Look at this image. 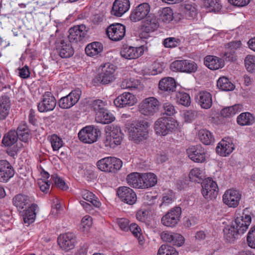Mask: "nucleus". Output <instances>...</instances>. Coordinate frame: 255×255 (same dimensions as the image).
<instances>
[{
	"label": "nucleus",
	"mask_w": 255,
	"mask_h": 255,
	"mask_svg": "<svg viewBox=\"0 0 255 255\" xmlns=\"http://www.w3.org/2000/svg\"><path fill=\"white\" fill-rule=\"evenodd\" d=\"M202 187V193L206 199L210 200L216 198L218 193V187L216 182L208 178L203 181Z\"/></svg>",
	"instance_id": "12"
},
{
	"label": "nucleus",
	"mask_w": 255,
	"mask_h": 255,
	"mask_svg": "<svg viewBox=\"0 0 255 255\" xmlns=\"http://www.w3.org/2000/svg\"><path fill=\"white\" fill-rule=\"evenodd\" d=\"M175 198V193L173 191L168 190L163 194L162 204L168 205L174 202Z\"/></svg>",
	"instance_id": "54"
},
{
	"label": "nucleus",
	"mask_w": 255,
	"mask_h": 255,
	"mask_svg": "<svg viewBox=\"0 0 255 255\" xmlns=\"http://www.w3.org/2000/svg\"><path fill=\"white\" fill-rule=\"evenodd\" d=\"M99 130L93 126H87L82 129L78 133L79 139L86 143H92L96 141Z\"/></svg>",
	"instance_id": "11"
},
{
	"label": "nucleus",
	"mask_w": 255,
	"mask_h": 255,
	"mask_svg": "<svg viewBox=\"0 0 255 255\" xmlns=\"http://www.w3.org/2000/svg\"><path fill=\"white\" fill-rule=\"evenodd\" d=\"M161 239L166 242H173V245H174V237L173 233L169 232L168 231H164L161 233L160 235Z\"/></svg>",
	"instance_id": "62"
},
{
	"label": "nucleus",
	"mask_w": 255,
	"mask_h": 255,
	"mask_svg": "<svg viewBox=\"0 0 255 255\" xmlns=\"http://www.w3.org/2000/svg\"><path fill=\"white\" fill-rule=\"evenodd\" d=\"M175 248L170 245H162L158 251L157 255H175Z\"/></svg>",
	"instance_id": "48"
},
{
	"label": "nucleus",
	"mask_w": 255,
	"mask_h": 255,
	"mask_svg": "<svg viewBox=\"0 0 255 255\" xmlns=\"http://www.w3.org/2000/svg\"><path fill=\"white\" fill-rule=\"evenodd\" d=\"M51 179L54 182L55 185L59 188L63 190L68 189V186L65 181L57 174H53L51 176Z\"/></svg>",
	"instance_id": "53"
},
{
	"label": "nucleus",
	"mask_w": 255,
	"mask_h": 255,
	"mask_svg": "<svg viewBox=\"0 0 255 255\" xmlns=\"http://www.w3.org/2000/svg\"><path fill=\"white\" fill-rule=\"evenodd\" d=\"M189 177L191 181L199 183L204 178V173L203 170L195 167L190 171Z\"/></svg>",
	"instance_id": "43"
},
{
	"label": "nucleus",
	"mask_w": 255,
	"mask_h": 255,
	"mask_svg": "<svg viewBox=\"0 0 255 255\" xmlns=\"http://www.w3.org/2000/svg\"><path fill=\"white\" fill-rule=\"evenodd\" d=\"M56 105V100L50 92H46L43 95L41 101L37 104L39 112L45 113L53 111Z\"/></svg>",
	"instance_id": "9"
},
{
	"label": "nucleus",
	"mask_w": 255,
	"mask_h": 255,
	"mask_svg": "<svg viewBox=\"0 0 255 255\" xmlns=\"http://www.w3.org/2000/svg\"><path fill=\"white\" fill-rule=\"evenodd\" d=\"M150 6L148 3L143 2L137 6L131 12L130 18L132 21L136 22L146 18L149 14Z\"/></svg>",
	"instance_id": "17"
},
{
	"label": "nucleus",
	"mask_w": 255,
	"mask_h": 255,
	"mask_svg": "<svg viewBox=\"0 0 255 255\" xmlns=\"http://www.w3.org/2000/svg\"><path fill=\"white\" fill-rule=\"evenodd\" d=\"M198 137L200 141L205 145H210L215 141L212 133L206 129H202L199 131Z\"/></svg>",
	"instance_id": "35"
},
{
	"label": "nucleus",
	"mask_w": 255,
	"mask_h": 255,
	"mask_svg": "<svg viewBox=\"0 0 255 255\" xmlns=\"http://www.w3.org/2000/svg\"><path fill=\"white\" fill-rule=\"evenodd\" d=\"M17 139V134L16 131L10 130L3 137L2 143L5 146H10L13 145Z\"/></svg>",
	"instance_id": "42"
},
{
	"label": "nucleus",
	"mask_w": 255,
	"mask_h": 255,
	"mask_svg": "<svg viewBox=\"0 0 255 255\" xmlns=\"http://www.w3.org/2000/svg\"><path fill=\"white\" fill-rule=\"evenodd\" d=\"M104 106V103L101 100H94L91 103V107L96 113L103 110L105 109Z\"/></svg>",
	"instance_id": "60"
},
{
	"label": "nucleus",
	"mask_w": 255,
	"mask_h": 255,
	"mask_svg": "<svg viewBox=\"0 0 255 255\" xmlns=\"http://www.w3.org/2000/svg\"><path fill=\"white\" fill-rule=\"evenodd\" d=\"M196 101L202 108L208 109L212 105V95L207 91H201L196 96Z\"/></svg>",
	"instance_id": "25"
},
{
	"label": "nucleus",
	"mask_w": 255,
	"mask_h": 255,
	"mask_svg": "<svg viewBox=\"0 0 255 255\" xmlns=\"http://www.w3.org/2000/svg\"><path fill=\"white\" fill-rule=\"evenodd\" d=\"M117 194L121 200L128 204L132 205L136 201V194L133 190L127 186H122L118 188Z\"/></svg>",
	"instance_id": "18"
},
{
	"label": "nucleus",
	"mask_w": 255,
	"mask_h": 255,
	"mask_svg": "<svg viewBox=\"0 0 255 255\" xmlns=\"http://www.w3.org/2000/svg\"><path fill=\"white\" fill-rule=\"evenodd\" d=\"M114 120L115 117L106 108L96 112L95 120L98 123L108 124L112 123Z\"/></svg>",
	"instance_id": "27"
},
{
	"label": "nucleus",
	"mask_w": 255,
	"mask_h": 255,
	"mask_svg": "<svg viewBox=\"0 0 255 255\" xmlns=\"http://www.w3.org/2000/svg\"><path fill=\"white\" fill-rule=\"evenodd\" d=\"M18 75L22 79H27L29 77L30 72L29 68L25 65L24 66L19 67L16 71Z\"/></svg>",
	"instance_id": "55"
},
{
	"label": "nucleus",
	"mask_w": 255,
	"mask_h": 255,
	"mask_svg": "<svg viewBox=\"0 0 255 255\" xmlns=\"http://www.w3.org/2000/svg\"><path fill=\"white\" fill-rule=\"evenodd\" d=\"M162 224L167 227H173L175 226V208L169 210L161 219Z\"/></svg>",
	"instance_id": "33"
},
{
	"label": "nucleus",
	"mask_w": 255,
	"mask_h": 255,
	"mask_svg": "<svg viewBox=\"0 0 255 255\" xmlns=\"http://www.w3.org/2000/svg\"><path fill=\"white\" fill-rule=\"evenodd\" d=\"M142 189L154 186L157 183L156 176L152 173H142Z\"/></svg>",
	"instance_id": "34"
},
{
	"label": "nucleus",
	"mask_w": 255,
	"mask_h": 255,
	"mask_svg": "<svg viewBox=\"0 0 255 255\" xmlns=\"http://www.w3.org/2000/svg\"><path fill=\"white\" fill-rule=\"evenodd\" d=\"M10 101L9 97L3 95L0 97V121L4 120L9 114Z\"/></svg>",
	"instance_id": "29"
},
{
	"label": "nucleus",
	"mask_w": 255,
	"mask_h": 255,
	"mask_svg": "<svg viewBox=\"0 0 255 255\" xmlns=\"http://www.w3.org/2000/svg\"><path fill=\"white\" fill-rule=\"evenodd\" d=\"M103 47L101 43L95 42L89 44L85 48V52L88 56L94 57L103 51Z\"/></svg>",
	"instance_id": "32"
},
{
	"label": "nucleus",
	"mask_w": 255,
	"mask_h": 255,
	"mask_svg": "<svg viewBox=\"0 0 255 255\" xmlns=\"http://www.w3.org/2000/svg\"><path fill=\"white\" fill-rule=\"evenodd\" d=\"M158 26L159 23L156 17L154 14H149L144 22L142 30L148 33L155 30Z\"/></svg>",
	"instance_id": "26"
},
{
	"label": "nucleus",
	"mask_w": 255,
	"mask_h": 255,
	"mask_svg": "<svg viewBox=\"0 0 255 255\" xmlns=\"http://www.w3.org/2000/svg\"><path fill=\"white\" fill-rule=\"evenodd\" d=\"M38 184L41 191L45 193L48 192L50 186V182L49 181L40 179L38 180Z\"/></svg>",
	"instance_id": "64"
},
{
	"label": "nucleus",
	"mask_w": 255,
	"mask_h": 255,
	"mask_svg": "<svg viewBox=\"0 0 255 255\" xmlns=\"http://www.w3.org/2000/svg\"><path fill=\"white\" fill-rule=\"evenodd\" d=\"M106 32L109 38L113 41H119L125 35L126 27L119 23H114L108 27Z\"/></svg>",
	"instance_id": "13"
},
{
	"label": "nucleus",
	"mask_w": 255,
	"mask_h": 255,
	"mask_svg": "<svg viewBox=\"0 0 255 255\" xmlns=\"http://www.w3.org/2000/svg\"><path fill=\"white\" fill-rule=\"evenodd\" d=\"M235 146L232 140L229 138L223 139L216 147V152L222 156H226L233 152Z\"/></svg>",
	"instance_id": "22"
},
{
	"label": "nucleus",
	"mask_w": 255,
	"mask_h": 255,
	"mask_svg": "<svg viewBox=\"0 0 255 255\" xmlns=\"http://www.w3.org/2000/svg\"><path fill=\"white\" fill-rule=\"evenodd\" d=\"M92 224V218L89 216H85L81 220V228H82L83 231H85L91 226Z\"/></svg>",
	"instance_id": "58"
},
{
	"label": "nucleus",
	"mask_w": 255,
	"mask_h": 255,
	"mask_svg": "<svg viewBox=\"0 0 255 255\" xmlns=\"http://www.w3.org/2000/svg\"><path fill=\"white\" fill-rule=\"evenodd\" d=\"M128 230L132 233L136 238L139 239L141 236V229L135 223L131 224L129 225Z\"/></svg>",
	"instance_id": "61"
},
{
	"label": "nucleus",
	"mask_w": 255,
	"mask_h": 255,
	"mask_svg": "<svg viewBox=\"0 0 255 255\" xmlns=\"http://www.w3.org/2000/svg\"><path fill=\"white\" fill-rule=\"evenodd\" d=\"M197 65H176V70L181 72L192 73L197 69Z\"/></svg>",
	"instance_id": "50"
},
{
	"label": "nucleus",
	"mask_w": 255,
	"mask_h": 255,
	"mask_svg": "<svg viewBox=\"0 0 255 255\" xmlns=\"http://www.w3.org/2000/svg\"><path fill=\"white\" fill-rule=\"evenodd\" d=\"M50 140L53 150H58L63 146L62 140L57 135H51Z\"/></svg>",
	"instance_id": "51"
},
{
	"label": "nucleus",
	"mask_w": 255,
	"mask_h": 255,
	"mask_svg": "<svg viewBox=\"0 0 255 255\" xmlns=\"http://www.w3.org/2000/svg\"><path fill=\"white\" fill-rule=\"evenodd\" d=\"M129 7V0H115L113 4L111 13L116 16L120 17L126 13Z\"/></svg>",
	"instance_id": "21"
},
{
	"label": "nucleus",
	"mask_w": 255,
	"mask_h": 255,
	"mask_svg": "<svg viewBox=\"0 0 255 255\" xmlns=\"http://www.w3.org/2000/svg\"><path fill=\"white\" fill-rule=\"evenodd\" d=\"M119 138L114 139L107 135L104 140L103 142L105 146L107 148H114L117 146L121 144L119 143Z\"/></svg>",
	"instance_id": "52"
},
{
	"label": "nucleus",
	"mask_w": 255,
	"mask_h": 255,
	"mask_svg": "<svg viewBox=\"0 0 255 255\" xmlns=\"http://www.w3.org/2000/svg\"><path fill=\"white\" fill-rule=\"evenodd\" d=\"M165 117H174L175 119V109L174 106L169 102L165 103L163 105Z\"/></svg>",
	"instance_id": "49"
},
{
	"label": "nucleus",
	"mask_w": 255,
	"mask_h": 255,
	"mask_svg": "<svg viewBox=\"0 0 255 255\" xmlns=\"http://www.w3.org/2000/svg\"><path fill=\"white\" fill-rule=\"evenodd\" d=\"M173 12L171 8L165 7L163 8L160 13V18L164 22H169L173 19Z\"/></svg>",
	"instance_id": "47"
},
{
	"label": "nucleus",
	"mask_w": 255,
	"mask_h": 255,
	"mask_svg": "<svg viewBox=\"0 0 255 255\" xmlns=\"http://www.w3.org/2000/svg\"><path fill=\"white\" fill-rule=\"evenodd\" d=\"M49 43H53L54 48L62 58H68L72 56L74 50L70 42L63 34L57 29L55 35H51Z\"/></svg>",
	"instance_id": "2"
},
{
	"label": "nucleus",
	"mask_w": 255,
	"mask_h": 255,
	"mask_svg": "<svg viewBox=\"0 0 255 255\" xmlns=\"http://www.w3.org/2000/svg\"><path fill=\"white\" fill-rule=\"evenodd\" d=\"M159 101L155 97H150L143 99L138 105V111L144 116L151 117L159 111Z\"/></svg>",
	"instance_id": "4"
},
{
	"label": "nucleus",
	"mask_w": 255,
	"mask_h": 255,
	"mask_svg": "<svg viewBox=\"0 0 255 255\" xmlns=\"http://www.w3.org/2000/svg\"><path fill=\"white\" fill-rule=\"evenodd\" d=\"M158 87L163 91L174 92L175 88V80L171 77L163 78L159 81Z\"/></svg>",
	"instance_id": "31"
},
{
	"label": "nucleus",
	"mask_w": 255,
	"mask_h": 255,
	"mask_svg": "<svg viewBox=\"0 0 255 255\" xmlns=\"http://www.w3.org/2000/svg\"><path fill=\"white\" fill-rule=\"evenodd\" d=\"M137 102L135 95L129 93L125 92L117 97L114 100L115 105L118 108H124L134 105Z\"/></svg>",
	"instance_id": "16"
},
{
	"label": "nucleus",
	"mask_w": 255,
	"mask_h": 255,
	"mask_svg": "<svg viewBox=\"0 0 255 255\" xmlns=\"http://www.w3.org/2000/svg\"><path fill=\"white\" fill-rule=\"evenodd\" d=\"M196 15L197 9L194 5L189 3L180 4L178 6V10L176 11V21L184 19H193Z\"/></svg>",
	"instance_id": "10"
},
{
	"label": "nucleus",
	"mask_w": 255,
	"mask_h": 255,
	"mask_svg": "<svg viewBox=\"0 0 255 255\" xmlns=\"http://www.w3.org/2000/svg\"><path fill=\"white\" fill-rule=\"evenodd\" d=\"M144 52V47H125L121 51L122 57L128 59H132L138 58Z\"/></svg>",
	"instance_id": "24"
},
{
	"label": "nucleus",
	"mask_w": 255,
	"mask_h": 255,
	"mask_svg": "<svg viewBox=\"0 0 255 255\" xmlns=\"http://www.w3.org/2000/svg\"><path fill=\"white\" fill-rule=\"evenodd\" d=\"M58 244L64 250L69 251L74 248L75 243V235L72 233L60 235L57 239Z\"/></svg>",
	"instance_id": "20"
},
{
	"label": "nucleus",
	"mask_w": 255,
	"mask_h": 255,
	"mask_svg": "<svg viewBox=\"0 0 255 255\" xmlns=\"http://www.w3.org/2000/svg\"><path fill=\"white\" fill-rule=\"evenodd\" d=\"M117 69L115 65H101L99 68V73L96 77L97 81L103 84H107L115 79Z\"/></svg>",
	"instance_id": "7"
},
{
	"label": "nucleus",
	"mask_w": 255,
	"mask_h": 255,
	"mask_svg": "<svg viewBox=\"0 0 255 255\" xmlns=\"http://www.w3.org/2000/svg\"><path fill=\"white\" fill-rule=\"evenodd\" d=\"M109 129L110 132L108 135L114 139L119 138V143L121 144L123 140V137L120 128L117 126L115 127L112 125L109 127Z\"/></svg>",
	"instance_id": "46"
},
{
	"label": "nucleus",
	"mask_w": 255,
	"mask_h": 255,
	"mask_svg": "<svg viewBox=\"0 0 255 255\" xmlns=\"http://www.w3.org/2000/svg\"><path fill=\"white\" fill-rule=\"evenodd\" d=\"M220 59H222V63L234 62L237 59V56L235 53L226 52Z\"/></svg>",
	"instance_id": "59"
},
{
	"label": "nucleus",
	"mask_w": 255,
	"mask_h": 255,
	"mask_svg": "<svg viewBox=\"0 0 255 255\" xmlns=\"http://www.w3.org/2000/svg\"><path fill=\"white\" fill-rule=\"evenodd\" d=\"M204 6L211 11L218 12L222 8L219 0H204Z\"/></svg>",
	"instance_id": "41"
},
{
	"label": "nucleus",
	"mask_w": 255,
	"mask_h": 255,
	"mask_svg": "<svg viewBox=\"0 0 255 255\" xmlns=\"http://www.w3.org/2000/svg\"><path fill=\"white\" fill-rule=\"evenodd\" d=\"M139 81L134 78L125 79L123 81L121 87L122 89H136L139 85Z\"/></svg>",
	"instance_id": "45"
},
{
	"label": "nucleus",
	"mask_w": 255,
	"mask_h": 255,
	"mask_svg": "<svg viewBox=\"0 0 255 255\" xmlns=\"http://www.w3.org/2000/svg\"><path fill=\"white\" fill-rule=\"evenodd\" d=\"M252 218L250 215L243 213L237 216L230 226L224 229V235L227 240L235 239L238 235L243 234L251 223Z\"/></svg>",
	"instance_id": "1"
},
{
	"label": "nucleus",
	"mask_w": 255,
	"mask_h": 255,
	"mask_svg": "<svg viewBox=\"0 0 255 255\" xmlns=\"http://www.w3.org/2000/svg\"><path fill=\"white\" fill-rule=\"evenodd\" d=\"M247 241L250 247L255 248V226L252 227L248 233Z\"/></svg>",
	"instance_id": "56"
},
{
	"label": "nucleus",
	"mask_w": 255,
	"mask_h": 255,
	"mask_svg": "<svg viewBox=\"0 0 255 255\" xmlns=\"http://www.w3.org/2000/svg\"><path fill=\"white\" fill-rule=\"evenodd\" d=\"M237 123L241 126H249L255 122V118L249 112L241 114L237 119Z\"/></svg>",
	"instance_id": "39"
},
{
	"label": "nucleus",
	"mask_w": 255,
	"mask_h": 255,
	"mask_svg": "<svg viewBox=\"0 0 255 255\" xmlns=\"http://www.w3.org/2000/svg\"><path fill=\"white\" fill-rule=\"evenodd\" d=\"M241 194L239 191L229 189L225 191L223 196V201L230 208H236L239 204Z\"/></svg>",
	"instance_id": "15"
},
{
	"label": "nucleus",
	"mask_w": 255,
	"mask_h": 255,
	"mask_svg": "<svg viewBox=\"0 0 255 255\" xmlns=\"http://www.w3.org/2000/svg\"><path fill=\"white\" fill-rule=\"evenodd\" d=\"M96 165L102 171L115 173L122 167V161L116 157H107L98 160Z\"/></svg>",
	"instance_id": "6"
},
{
	"label": "nucleus",
	"mask_w": 255,
	"mask_h": 255,
	"mask_svg": "<svg viewBox=\"0 0 255 255\" xmlns=\"http://www.w3.org/2000/svg\"><path fill=\"white\" fill-rule=\"evenodd\" d=\"M142 173L132 172L129 174L126 180L128 185L135 188L142 189Z\"/></svg>",
	"instance_id": "28"
},
{
	"label": "nucleus",
	"mask_w": 255,
	"mask_h": 255,
	"mask_svg": "<svg viewBox=\"0 0 255 255\" xmlns=\"http://www.w3.org/2000/svg\"><path fill=\"white\" fill-rule=\"evenodd\" d=\"M68 40L71 42H77L83 39L86 34L84 25H78L71 27L69 30Z\"/></svg>",
	"instance_id": "19"
},
{
	"label": "nucleus",
	"mask_w": 255,
	"mask_h": 255,
	"mask_svg": "<svg viewBox=\"0 0 255 255\" xmlns=\"http://www.w3.org/2000/svg\"><path fill=\"white\" fill-rule=\"evenodd\" d=\"M31 202L30 198L25 195L19 194L13 198V204L17 208L22 209Z\"/></svg>",
	"instance_id": "36"
},
{
	"label": "nucleus",
	"mask_w": 255,
	"mask_h": 255,
	"mask_svg": "<svg viewBox=\"0 0 255 255\" xmlns=\"http://www.w3.org/2000/svg\"><path fill=\"white\" fill-rule=\"evenodd\" d=\"M175 128V119L174 117H161L154 124V131L159 135L165 136L171 132Z\"/></svg>",
	"instance_id": "5"
},
{
	"label": "nucleus",
	"mask_w": 255,
	"mask_h": 255,
	"mask_svg": "<svg viewBox=\"0 0 255 255\" xmlns=\"http://www.w3.org/2000/svg\"><path fill=\"white\" fill-rule=\"evenodd\" d=\"M217 86L219 89L224 91H230L235 89V86L226 77H221L217 81Z\"/></svg>",
	"instance_id": "40"
},
{
	"label": "nucleus",
	"mask_w": 255,
	"mask_h": 255,
	"mask_svg": "<svg viewBox=\"0 0 255 255\" xmlns=\"http://www.w3.org/2000/svg\"><path fill=\"white\" fill-rule=\"evenodd\" d=\"M187 152L189 158L195 162L202 163L206 160V151L201 144L189 147Z\"/></svg>",
	"instance_id": "14"
},
{
	"label": "nucleus",
	"mask_w": 255,
	"mask_h": 255,
	"mask_svg": "<svg viewBox=\"0 0 255 255\" xmlns=\"http://www.w3.org/2000/svg\"><path fill=\"white\" fill-rule=\"evenodd\" d=\"M81 196L84 200L91 203L94 207L99 208L100 207L101 202L92 192L85 190L82 191Z\"/></svg>",
	"instance_id": "37"
},
{
	"label": "nucleus",
	"mask_w": 255,
	"mask_h": 255,
	"mask_svg": "<svg viewBox=\"0 0 255 255\" xmlns=\"http://www.w3.org/2000/svg\"><path fill=\"white\" fill-rule=\"evenodd\" d=\"M37 209V205L32 204L27 210L24 211L22 215L23 219L26 226L29 225L34 221Z\"/></svg>",
	"instance_id": "30"
},
{
	"label": "nucleus",
	"mask_w": 255,
	"mask_h": 255,
	"mask_svg": "<svg viewBox=\"0 0 255 255\" xmlns=\"http://www.w3.org/2000/svg\"><path fill=\"white\" fill-rule=\"evenodd\" d=\"M82 91L79 88L71 91L67 96L62 97L58 101L59 107L63 109H67L75 105L79 100Z\"/></svg>",
	"instance_id": "8"
},
{
	"label": "nucleus",
	"mask_w": 255,
	"mask_h": 255,
	"mask_svg": "<svg viewBox=\"0 0 255 255\" xmlns=\"http://www.w3.org/2000/svg\"><path fill=\"white\" fill-rule=\"evenodd\" d=\"M117 223L119 227L123 231H128L129 228V221L126 218L118 219Z\"/></svg>",
	"instance_id": "63"
},
{
	"label": "nucleus",
	"mask_w": 255,
	"mask_h": 255,
	"mask_svg": "<svg viewBox=\"0 0 255 255\" xmlns=\"http://www.w3.org/2000/svg\"><path fill=\"white\" fill-rule=\"evenodd\" d=\"M176 98H177V102L179 104H180L185 107H189L191 104V99L189 95L184 92H179L176 95Z\"/></svg>",
	"instance_id": "44"
},
{
	"label": "nucleus",
	"mask_w": 255,
	"mask_h": 255,
	"mask_svg": "<svg viewBox=\"0 0 255 255\" xmlns=\"http://www.w3.org/2000/svg\"><path fill=\"white\" fill-rule=\"evenodd\" d=\"M14 175V170L6 160L0 161V182H6Z\"/></svg>",
	"instance_id": "23"
},
{
	"label": "nucleus",
	"mask_w": 255,
	"mask_h": 255,
	"mask_svg": "<svg viewBox=\"0 0 255 255\" xmlns=\"http://www.w3.org/2000/svg\"><path fill=\"white\" fill-rule=\"evenodd\" d=\"M181 116L186 123H191L194 119L195 112L192 110H187L183 111Z\"/></svg>",
	"instance_id": "57"
},
{
	"label": "nucleus",
	"mask_w": 255,
	"mask_h": 255,
	"mask_svg": "<svg viewBox=\"0 0 255 255\" xmlns=\"http://www.w3.org/2000/svg\"><path fill=\"white\" fill-rule=\"evenodd\" d=\"M149 123L144 120L131 124L129 128V137L136 143H139L148 137Z\"/></svg>",
	"instance_id": "3"
},
{
	"label": "nucleus",
	"mask_w": 255,
	"mask_h": 255,
	"mask_svg": "<svg viewBox=\"0 0 255 255\" xmlns=\"http://www.w3.org/2000/svg\"><path fill=\"white\" fill-rule=\"evenodd\" d=\"M243 106L241 104H235L232 106L226 107L222 110L221 114L224 117H230L235 115L241 112Z\"/></svg>",
	"instance_id": "38"
}]
</instances>
